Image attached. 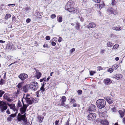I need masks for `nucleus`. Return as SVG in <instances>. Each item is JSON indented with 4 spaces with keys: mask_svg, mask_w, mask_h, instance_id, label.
Segmentation results:
<instances>
[{
    "mask_svg": "<svg viewBox=\"0 0 125 125\" xmlns=\"http://www.w3.org/2000/svg\"><path fill=\"white\" fill-rule=\"evenodd\" d=\"M26 113H25L23 115H21L20 113H19L17 116L16 120L18 122H20L22 120L25 124H26L27 123V119L26 116Z\"/></svg>",
    "mask_w": 125,
    "mask_h": 125,
    "instance_id": "f257e3e1",
    "label": "nucleus"
},
{
    "mask_svg": "<svg viewBox=\"0 0 125 125\" xmlns=\"http://www.w3.org/2000/svg\"><path fill=\"white\" fill-rule=\"evenodd\" d=\"M97 107L99 109L103 108L105 106L106 101L105 100L100 99L97 100L96 102Z\"/></svg>",
    "mask_w": 125,
    "mask_h": 125,
    "instance_id": "f03ea898",
    "label": "nucleus"
},
{
    "mask_svg": "<svg viewBox=\"0 0 125 125\" xmlns=\"http://www.w3.org/2000/svg\"><path fill=\"white\" fill-rule=\"evenodd\" d=\"M74 3L72 1H68L66 5L65 8L66 10H67L69 12H71L73 10V6Z\"/></svg>",
    "mask_w": 125,
    "mask_h": 125,
    "instance_id": "7ed1b4c3",
    "label": "nucleus"
},
{
    "mask_svg": "<svg viewBox=\"0 0 125 125\" xmlns=\"http://www.w3.org/2000/svg\"><path fill=\"white\" fill-rule=\"evenodd\" d=\"M30 89L32 91H36L38 88V84L36 82L31 83L29 84Z\"/></svg>",
    "mask_w": 125,
    "mask_h": 125,
    "instance_id": "20e7f679",
    "label": "nucleus"
},
{
    "mask_svg": "<svg viewBox=\"0 0 125 125\" xmlns=\"http://www.w3.org/2000/svg\"><path fill=\"white\" fill-rule=\"evenodd\" d=\"M8 106L6 103L4 102L0 101V109L2 112H3L7 108Z\"/></svg>",
    "mask_w": 125,
    "mask_h": 125,
    "instance_id": "39448f33",
    "label": "nucleus"
},
{
    "mask_svg": "<svg viewBox=\"0 0 125 125\" xmlns=\"http://www.w3.org/2000/svg\"><path fill=\"white\" fill-rule=\"evenodd\" d=\"M96 117V114L93 113H90L87 116L88 119V120H94Z\"/></svg>",
    "mask_w": 125,
    "mask_h": 125,
    "instance_id": "423d86ee",
    "label": "nucleus"
},
{
    "mask_svg": "<svg viewBox=\"0 0 125 125\" xmlns=\"http://www.w3.org/2000/svg\"><path fill=\"white\" fill-rule=\"evenodd\" d=\"M18 77L21 80L23 81L28 78V75L26 74L22 73Z\"/></svg>",
    "mask_w": 125,
    "mask_h": 125,
    "instance_id": "0eeeda50",
    "label": "nucleus"
},
{
    "mask_svg": "<svg viewBox=\"0 0 125 125\" xmlns=\"http://www.w3.org/2000/svg\"><path fill=\"white\" fill-rule=\"evenodd\" d=\"M29 88H30L29 85L26 84L23 86L22 90L24 93H26L28 92Z\"/></svg>",
    "mask_w": 125,
    "mask_h": 125,
    "instance_id": "6e6552de",
    "label": "nucleus"
},
{
    "mask_svg": "<svg viewBox=\"0 0 125 125\" xmlns=\"http://www.w3.org/2000/svg\"><path fill=\"white\" fill-rule=\"evenodd\" d=\"M104 82L106 84L109 85L110 84L112 83V81L109 78H106L104 79Z\"/></svg>",
    "mask_w": 125,
    "mask_h": 125,
    "instance_id": "1a4fd4ad",
    "label": "nucleus"
},
{
    "mask_svg": "<svg viewBox=\"0 0 125 125\" xmlns=\"http://www.w3.org/2000/svg\"><path fill=\"white\" fill-rule=\"evenodd\" d=\"M96 26V25L94 22H91L89 23L88 25L87 26V27L88 28H92L95 27Z\"/></svg>",
    "mask_w": 125,
    "mask_h": 125,
    "instance_id": "9d476101",
    "label": "nucleus"
},
{
    "mask_svg": "<svg viewBox=\"0 0 125 125\" xmlns=\"http://www.w3.org/2000/svg\"><path fill=\"white\" fill-rule=\"evenodd\" d=\"M104 98L109 104H111L113 103V100L111 98L107 97H105Z\"/></svg>",
    "mask_w": 125,
    "mask_h": 125,
    "instance_id": "9b49d317",
    "label": "nucleus"
},
{
    "mask_svg": "<svg viewBox=\"0 0 125 125\" xmlns=\"http://www.w3.org/2000/svg\"><path fill=\"white\" fill-rule=\"evenodd\" d=\"M96 108L94 105L91 104L89 107L88 110L90 111H93L96 109Z\"/></svg>",
    "mask_w": 125,
    "mask_h": 125,
    "instance_id": "f8f14e48",
    "label": "nucleus"
},
{
    "mask_svg": "<svg viewBox=\"0 0 125 125\" xmlns=\"http://www.w3.org/2000/svg\"><path fill=\"white\" fill-rule=\"evenodd\" d=\"M100 123L103 125H105L106 124H108V122L107 121V122H106V124H105V121H104L103 119H101L99 120Z\"/></svg>",
    "mask_w": 125,
    "mask_h": 125,
    "instance_id": "ddd939ff",
    "label": "nucleus"
},
{
    "mask_svg": "<svg viewBox=\"0 0 125 125\" xmlns=\"http://www.w3.org/2000/svg\"><path fill=\"white\" fill-rule=\"evenodd\" d=\"M79 12V10L78 8H73V11L72 12L73 13H78Z\"/></svg>",
    "mask_w": 125,
    "mask_h": 125,
    "instance_id": "4468645a",
    "label": "nucleus"
},
{
    "mask_svg": "<svg viewBox=\"0 0 125 125\" xmlns=\"http://www.w3.org/2000/svg\"><path fill=\"white\" fill-rule=\"evenodd\" d=\"M7 49L10 50L13 48V46L12 44H9L7 46Z\"/></svg>",
    "mask_w": 125,
    "mask_h": 125,
    "instance_id": "2eb2a0df",
    "label": "nucleus"
},
{
    "mask_svg": "<svg viewBox=\"0 0 125 125\" xmlns=\"http://www.w3.org/2000/svg\"><path fill=\"white\" fill-rule=\"evenodd\" d=\"M122 77V75L121 74H116L115 77V78L117 80L120 79Z\"/></svg>",
    "mask_w": 125,
    "mask_h": 125,
    "instance_id": "dca6fc26",
    "label": "nucleus"
},
{
    "mask_svg": "<svg viewBox=\"0 0 125 125\" xmlns=\"http://www.w3.org/2000/svg\"><path fill=\"white\" fill-rule=\"evenodd\" d=\"M118 112L121 118H122L124 115V112L122 110H119Z\"/></svg>",
    "mask_w": 125,
    "mask_h": 125,
    "instance_id": "f3484780",
    "label": "nucleus"
},
{
    "mask_svg": "<svg viewBox=\"0 0 125 125\" xmlns=\"http://www.w3.org/2000/svg\"><path fill=\"white\" fill-rule=\"evenodd\" d=\"M112 29L116 31H120L121 29V28L120 27H115L112 28Z\"/></svg>",
    "mask_w": 125,
    "mask_h": 125,
    "instance_id": "a211bd4d",
    "label": "nucleus"
},
{
    "mask_svg": "<svg viewBox=\"0 0 125 125\" xmlns=\"http://www.w3.org/2000/svg\"><path fill=\"white\" fill-rule=\"evenodd\" d=\"M23 84V83L21 82L19 83L17 85V87L20 89L22 90Z\"/></svg>",
    "mask_w": 125,
    "mask_h": 125,
    "instance_id": "6ab92c4d",
    "label": "nucleus"
},
{
    "mask_svg": "<svg viewBox=\"0 0 125 125\" xmlns=\"http://www.w3.org/2000/svg\"><path fill=\"white\" fill-rule=\"evenodd\" d=\"M20 110L21 113L22 115L25 112L26 110H25V109H23V108L21 107L20 109Z\"/></svg>",
    "mask_w": 125,
    "mask_h": 125,
    "instance_id": "aec40b11",
    "label": "nucleus"
},
{
    "mask_svg": "<svg viewBox=\"0 0 125 125\" xmlns=\"http://www.w3.org/2000/svg\"><path fill=\"white\" fill-rule=\"evenodd\" d=\"M42 75L41 73L40 72L36 73V76L37 79H39L41 77Z\"/></svg>",
    "mask_w": 125,
    "mask_h": 125,
    "instance_id": "412c9836",
    "label": "nucleus"
},
{
    "mask_svg": "<svg viewBox=\"0 0 125 125\" xmlns=\"http://www.w3.org/2000/svg\"><path fill=\"white\" fill-rule=\"evenodd\" d=\"M11 16V15L9 14H6L4 18L5 20H7L8 19L10 18Z\"/></svg>",
    "mask_w": 125,
    "mask_h": 125,
    "instance_id": "4be33fe9",
    "label": "nucleus"
},
{
    "mask_svg": "<svg viewBox=\"0 0 125 125\" xmlns=\"http://www.w3.org/2000/svg\"><path fill=\"white\" fill-rule=\"evenodd\" d=\"M44 118V117H43L42 116H39L38 117L39 120V122L40 123H41Z\"/></svg>",
    "mask_w": 125,
    "mask_h": 125,
    "instance_id": "5701e85b",
    "label": "nucleus"
},
{
    "mask_svg": "<svg viewBox=\"0 0 125 125\" xmlns=\"http://www.w3.org/2000/svg\"><path fill=\"white\" fill-rule=\"evenodd\" d=\"M107 46L108 47H109L110 48H111L113 46L112 43L110 42H108L107 43Z\"/></svg>",
    "mask_w": 125,
    "mask_h": 125,
    "instance_id": "b1692460",
    "label": "nucleus"
},
{
    "mask_svg": "<svg viewBox=\"0 0 125 125\" xmlns=\"http://www.w3.org/2000/svg\"><path fill=\"white\" fill-rule=\"evenodd\" d=\"M62 102H65L66 100V98L65 96H63L61 98Z\"/></svg>",
    "mask_w": 125,
    "mask_h": 125,
    "instance_id": "393cba45",
    "label": "nucleus"
},
{
    "mask_svg": "<svg viewBox=\"0 0 125 125\" xmlns=\"http://www.w3.org/2000/svg\"><path fill=\"white\" fill-rule=\"evenodd\" d=\"M94 37L96 39H98L100 38V35L99 33H95L94 35Z\"/></svg>",
    "mask_w": 125,
    "mask_h": 125,
    "instance_id": "a878e982",
    "label": "nucleus"
},
{
    "mask_svg": "<svg viewBox=\"0 0 125 125\" xmlns=\"http://www.w3.org/2000/svg\"><path fill=\"white\" fill-rule=\"evenodd\" d=\"M45 89L44 88V87L42 86L40 88V91H41V92L42 94H43L44 93Z\"/></svg>",
    "mask_w": 125,
    "mask_h": 125,
    "instance_id": "bb28decb",
    "label": "nucleus"
},
{
    "mask_svg": "<svg viewBox=\"0 0 125 125\" xmlns=\"http://www.w3.org/2000/svg\"><path fill=\"white\" fill-rule=\"evenodd\" d=\"M62 21V18L61 16H60L59 17L58 20V22H61Z\"/></svg>",
    "mask_w": 125,
    "mask_h": 125,
    "instance_id": "cd10ccee",
    "label": "nucleus"
},
{
    "mask_svg": "<svg viewBox=\"0 0 125 125\" xmlns=\"http://www.w3.org/2000/svg\"><path fill=\"white\" fill-rule=\"evenodd\" d=\"M114 71V69L113 68H110L108 69L107 70L108 72L111 73L112 72Z\"/></svg>",
    "mask_w": 125,
    "mask_h": 125,
    "instance_id": "c85d7f7f",
    "label": "nucleus"
},
{
    "mask_svg": "<svg viewBox=\"0 0 125 125\" xmlns=\"http://www.w3.org/2000/svg\"><path fill=\"white\" fill-rule=\"evenodd\" d=\"M119 47V45L117 44H115L113 47L112 49H116Z\"/></svg>",
    "mask_w": 125,
    "mask_h": 125,
    "instance_id": "c756f323",
    "label": "nucleus"
},
{
    "mask_svg": "<svg viewBox=\"0 0 125 125\" xmlns=\"http://www.w3.org/2000/svg\"><path fill=\"white\" fill-rule=\"evenodd\" d=\"M113 68H114L116 70L119 67L118 64H115L113 66Z\"/></svg>",
    "mask_w": 125,
    "mask_h": 125,
    "instance_id": "7c9ffc66",
    "label": "nucleus"
},
{
    "mask_svg": "<svg viewBox=\"0 0 125 125\" xmlns=\"http://www.w3.org/2000/svg\"><path fill=\"white\" fill-rule=\"evenodd\" d=\"M17 105L18 107H21L22 106L21 103L20 101L19 100L18 101Z\"/></svg>",
    "mask_w": 125,
    "mask_h": 125,
    "instance_id": "2f4dec72",
    "label": "nucleus"
},
{
    "mask_svg": "<svg viewBox=\"0 0 125 125\" xmlns=\"http://www.w3.org/2000/svg\"><path fill=\"white\" fill-rule=\"evenodd\" d=\"M76 100L74 99L73 98H71V101H70V103L71 104L73 103L76 102Z\"/></svg>",
    "mask_w": 125,
    "mask_h": 125,
    "instance_id": "473e14b6",
    "label": "nucleus"
},
{
    "mask_svg": "<svg viewBox=\"0 0 125 125\" xmlns=\"http://www.w3.org/2000/svg\"><path fill=\"white\" fill-rule=\"evenodd\" d=\"M4 93L5 92L4 91H2L1 90H0V97H1Z\"/></svg>",
    "mask_w": 125,
    "mask_h": 125,
    "instance_id": "72a5a7b5",
    "label": "nucleus"
},
{
    "mask_svg": "<svg viewBox=\"0 0 125 125\" xmlns=\"http://www.w3.org/2000/svg\"><path fill=\"white\" fill-rule=\"evenodd\" d=\"M104 4V3L102 2L100 4H99V8H101L103 7Z\"/></svg>",
    "mask_w": 125,
    "mask_h": 125,
    "instance_id": "f704fd0d",
    "label": "nucleus"
},
{
    "mask_svg": "<svg viewBox=\"0 0 125 125\" xmlns=\"http://www.w3.org/2000/svg\"><path fill=\"white\" fill-rule=\"evenodd\" d=\"M114 9L112 8H111L109 10V11H110V13H113L114 12Z\"/></svg>",
    "mask_w": 125,
    "mask_h": 125,
    "instance_id": "c9c22d12",
    "label": "nucleus"
},
{
    "mask_svg": "<svg viewBox=\"0 0 125 125\" xmlns=\"http://www.w3.org/2000/svg\"><path fill=\"white\" fill-rule=\"evenodd\" d=\"M24 99L25 100L26 103L29 101L31 99H30L27 97H25L24 98Z\"/></svg>",
    "mask_w": 125,
    "mask_h": 125,
    "instance_id": "e433bc0d",
    "label": "nucleus"
},
{
    "mask_svg": "<svg viewBox=\"0 0 125 125\" xmlns=\"http://www.w3.org/2000/svg\"><path fill=\"white\" fill-rule=\"evenodd\" d=\"M95 73L94 71H91L90 72V74L91 75H93Z\"/></svg>",
    "mask_w": 125,
    "mask_h": 125,
    "instance_id": "4c0bfd02",
    "label": "nucleus"
},
{
    "mask_svg": "<svg viewBox=\"0 0 125 125\" xmlns=\"http://www.w3.org/2000/svg\"><path fill=\"white\" fill-rule=\"evenodd\" d=\"M3 97L5 99H6L8 97L7 94H5L3 95Z\"/></svg>",
    "mask_w": 125,
    "mask_h": 125,
    "instance_id": "58836bf2",
    "label": "nucleus"
},
{
    "mask_svg": "<svg viewBox=\"0 0 125 125\" xmlns=\"http://www.w3.org/2000/svg\"><path fill=\"white\" fill-rule=\"evenodd\" d=\"M4 81L5 80L2 79H0V82L1 83V85H2L3 84Z\"/></svg>",
    "mask_w": 125,
    "mask_h": 125,
    "instance_id": "ea45409f",
    "label": "nucleus"
},
{
    "mask_svg": "<svg viewBox=\"0 0 125 125\" xmlns=\"http://www.w3.org/2000/svg\"><path fill=\"white\" fill-rule=\"evenodd\" d=\"M77 93L79 95H81L82 94V90H78Z\"/></svg>",
    "mask_w": 125,
    "mask_h": 125,
    "instance_id": "a19ab883",
    "label": "nucleus"
},
{
    "mask_svg": "<svg viewBox=\"0 0 125 125\" xmlns=\"http://www.w3.org/2000/svg\"><path fill=\"white\" fill-rule=\"evenodd\" d=\"M97 71H100L101 70L103 69V68L101 66H99L97 67Z\"/></svg>",
    "mask_w": 125,
    "mask_h": 125,
    "instance_id": "79ce46f5",
    "label": "nucleus"
},
{
    "mask_svg": "<svg viewBox=\"0 0 125 125\" xmlns=\"http://www.w3.org/2000/svg\"><path fill=\"white\" fill-rule=\"evenodd\" d=\"M78 18L80 19V21H81L83 22L84 21V20L83 18L82 17H81L79 16Z\"/></svg>",
    "mask_w": 125,
    "mask_h": 125,
    "instance_id": "37998d69",
    "label": "nucleus"
},
{
    "mask_svg": "<svg viewBox=\"0 0 125 125\" xmlns=\"http://www.w3.org/2000/svg\"><path fill=\"white\" fill-rule=\"evenodd\" d=\"M16 114H13L10 115V116L11 117H14L16 116Z\"/></svg>",
    "mask_w": 125,
    "mask_h": 125,
    "instance_id": "c03bdc74",
    "label": "nucleus"
},
{
    "mask_svg": "<svg viewBox=\"0 0 125 125\" xmlns=\"http://www.w3.org/2000/svg\"><path fill=\"white\" fill-rule=\"evenodd\" d=\"M11 117L10 116L8 117L7 119V120L8 121H10L11 120Z\"/></svg>",
    "mask_w": 125,
    "mask_h": 125,
    "instance_id": "a18cd8bd",
    "label": "nucleus"
},
{
    "mask_svg": "<svg viewBox=\"0 0 125 125\" xmlns=\"http://www.w3.org/2000/svg\"><path fill=\"white\" fill-rule=\"evenodd\" d=\"M56 17V16L55 14H52L51 16V18L52 19H53Z\"/></svg>",
    "mask_w": 125,
    "mask_h": 125,
    "instance_id": "49530a36",
    "label": "nucleus"
},
{
    "mask_svg": "<svg viewBox=\"0 0 125 125\" xmlns=\"http://www.w3.org/2000/svg\"><path fill=\"white\" fill-rule=\"evenodd\" d=\"M45 39L46 40H49L50 39V36H48L46 37Z\"/></svg>",
    "mask_w": 125,
    "mask_h": 125,
    "instance_id": "de8ad7c7",
    "label": "nucleus"
},
{
    "mask_svg": "<svg viewBox=\"0 0 125 125\" xmlns=\"http://www.w3.org/2000/svg\"><path fill=\"white\" fill-rule=\"evenodd\" d=\"M62 37H59V39L58 40V41L59 42H61L62 41Z\"/></svg>",
    "mask_w": 125,
    "mask_h": 125,
    "instance_id": "09e8293b",
    "label": "nucleus"
},
{
    "mask_svg": "<svg viewBox=\"0 0 125 125\" xmlns=\"http://www.w3.org/2000/svg\"><path fill=\"white\" fill-rule=\"evenodd\" d=\"M27 104H31L32 103V102L31 100H30L29 101H28L27 103Z\"/></svg>",
    "mask_w": 125,
    "mask_h": 125,
    "instance_id": "8fccbe9b",
    "label": "nucleus"
},
{
    "mask_svg": "<svg viewBox=\"0 0 125 125\" xmlns=\"http://www.w3.org/2000/svg\"><path fill=\"white\" fill-rule=\"evenodd\" d=\"M93 1L95 2L99 3L101 1V0H92Z\"/></svg>",
    "mask_w": 125,
    "mask_h": 125,
    "instance_id": "3c124183",
    "label": "nucleus"
},
{
    "mask_svg": "<svg viewBox=\"0 0 125 125\" xmlns=\"http://www.w3.org/2000/svg\"><path fill=\"white\" fill-rule=\"evenodd\" d=\"M46 78H44L43 79H41L40 80V82H41L43 81V80H44V81H46V80H45Z\"/></svg>",
    "mask_w": 125,
    "mask_h": 125,
    "instance_id": "603ef678",
    "label": "nucleus"
},
{
    "mask_svg": "<svg viewBox=\"0 0 125 125\" xmlns=\"http://www.w3.org/2000/svg\"><path fill=\"white\" fill-rule=\"evenodd\" d=\"M76 28L78 30V29L79 28V24L78 23H77L76 24Z\"/></svg>",
    "mask_w": 125,
    "mask_h": 125,
    "instance_id": "864d4df0",
    "label": "nucleus"
},
{
    "mask_svg": "<svg viewBox=\"0 0 125 125\" xmlns=\"http://www.w3.org/2000/svg\"><path fill=\"white\" fill-rule=\"evenodd\" d=\"M51 44L53 46H55L56 45V43L55 42L52 41L51 42Z\"/></svg>",
    "mask_w": 125,
    "mask_h": 125,
    "instance_id": "5fc2aeb1",
    "label": "nucleus"
},
{
    "mask_svg": "<svg viewBox=\"0 0 125 125\" xmlns=\"http://www.w3.org/2000/svg\"><path fill=\"white\" fill-rule=\"evenodd\" d=\"M43 47L44 48H48V45L47 44H45L43 45Z\"/></svg>",
    "mask_w": 125,
    "mask_h": 125,
    "instance_id": "6e6d98bb",
    "label": "nucleus"
},
{
    "mask_svg": "<svg viewBox=\"0 0 125 125\" xmlns=\"http://www.w3.org/2000/svg\"><path fill=\"white\" fill-rule=\"evenodd\" d=\"M31 20L30 19L28 18L27 19L26 22L27 23H29L31 21Z\"/></svg>",
    "mask_w": 125,
    "mask_h": 125,
    "instance_id": "4d7b16f0",
    "label": "nucleus"
},
{
    "mask_svg": "<svg viewBox=\"0 0 125 125\" xmlns=\"http://www.w3.org/2000/svg\"><path fill=\"white\" fill-rule=\"evenodd\" d=\"M7 100V101L9 102H11V100L10 98L9 97H8L7 99H6Z\"/></svg>",
    "mask_w": 125,
    "mask_h": 125,
    "instance_id": "13d9d810",
    "label": "nucleus"
},
{
    "mask_svg": "<svg viewBox=\"0 0 125 125\" xmlns=\"http://www.w3.org/2000/svg\"><path fill=\"white\" fill-rule=\"evenodd\" d=\"M75 51V49L74 48H73L70 50V52L72 53L74 51Z\"/></svg>",
    "mask_w": 125,
    "mask_h": 125,
    "instance_id": "bf43d9fd",
    "label": "nucleus"
},
{
    "mask_svg": "<svg viewBox=\"0 0 125 125\" xmlns=\"http://www.w3.org/2000/svg\"><path fill=\"white\" fill-rule=\"evenodd\" d=\"M24 95H25V94H24L23 97L21 99V102L22 103L23 105H24V102H23V99L24 98Z\"/></svg>",
    "mask_w": 125,
    "mask_h": 125,
    "instance_id": "052dcab7",
    "label": "nucleus"
},
{
    "mask_svg": "<svg viewBox=\"0 0 125 125\" xmlns=\"http://www.w3.org/2000/svg\"><path fill=\"white\" fill-rule=\"evenodd\" d=\"M59 120H56L55 122V125H58V124L59 123Z\"/></svg>",
    "mask_w": 125,
    "mask_h": 125,
    "instance_id": "680f3d73",
    "label": "nucleus"
},
{
    "mask_svg": "<svg viewBox=\"0 0 125 125\" xmlns=\"http://www.w3.org/2000/svg\"><path fill=\"white\" fill-rule=\"evenodd\" d=\"M64 102H61V105L62 106H63L65 105V104L64 103Z\"/></svg>",
    "mask_w": 125,
    "mask_h": 125,
    "instance_id": "e2e57ef3",
    "label": "nucleus"
},
{
    "mask_svg": "<svg viewBox=\"0 0 125 125\" xmlns=\"http://www.w3.org/2000/svg\"><path fill=\"white\" fill-rule=\"evenodd\" d=\"M6 113L8 114H10V111L9 110H7L6 111Z\"/></svg>",
    "mask_w": 125,
    "mask_h": 125,
    "instance_id": "0e129e2a",
    "label": "nucleus"
},
{
    "mask_svg": "<svg viewBox=\"0 0 125 125\" xmlns=\"http://www.w3.org/2000/svg\"><path fill=\"white\" fill-rule=\"evenodd\" d=\"M77 105V104L76 103H74L73 105V106L74 107H76Z\"/></svg>",
    "mask_w": 125,
    "mask_h": 125,
    "instance_id": "69168bd1",
    "label": "nucleus"
},
{
    "mask_svg": "<svg viewBox=\"0 0 125 125\" xmlns=\"http://www.w3.org/2000/svg\"><path fill=\"white\" fill-rule=\"evenodd\" d=\"M115 60L116 61H118L119 60V58L118 57H117L115 58Z\"/></svg>",
    "mask_w": 125,
    "mask_h": 125,
    "instance_id": "338daca9",
    "label": "nucleus"
},
{
    "mask_svg": "<svg viewBox=\"0 0 125 125\" xmlns=\"http://www.w3.org/2000/svg\"><path fill=\"white\" fill-rule=\"evenodd\" d=\"M123 122L124 124H125V116L123 118Z\"/></svg>",
    "mask_w": 125,
    "mask_h": 125,
    "instance_id": "774afa93",
    "label": "nucleus"
}]
</instances>
